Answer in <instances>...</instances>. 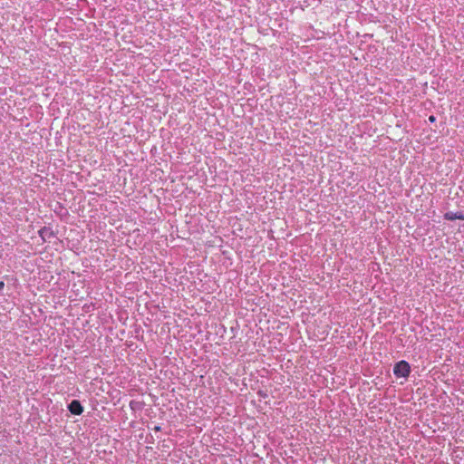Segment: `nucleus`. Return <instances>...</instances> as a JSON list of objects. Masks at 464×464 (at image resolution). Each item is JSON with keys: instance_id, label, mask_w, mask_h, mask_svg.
<instances>
[{"instance_id": "nucleus-3", "label": "nucleus", "mask_w": 464, "mask_h": 464, "mask_svg": "<svg viewBox=\"0 0 464 464\" xmlns=\"http://www.w3.org/2000/svg\"><path fill=\"white\" fill-rule=\"evenodd\" d=\"M444 218L447 220H456V219L464 220V212H462V211H459V212H455V213L454 212H447L444 215Z\"/></svg>"}, {"instance_id": "nucleus-1", "label": "nucleus", "mask_w": 464, "mask_h": 464, "mask_svg": "<svg viewBox=\"0 0 464 464\" xmlns=\"http://www.w3.org/2000/svg\"><path fill=\"white\" fill-rule=\"evenodd\" d=\"M393 372L397 377H407L411 372L410 364L406 361H401L395 364Z\"/></svg>"}, {"instance_id": "nucleus-4", "label": "nucleus", "mask_w": 464, "mask_h": 464, "mask_svg": "<svg viewBox=\"0 0 464 464\" xmlns=\"http://www.w3.org/2000/svg\"><path fill=\"white\" fill-rule=\"evenodd\" d=\"M429 120H430V121L433 122V121H435L436 119L433 115H431V116H430Z\"/></svg>"}, {"instance_id": "nucleus-5", "label": "nucleus", "mask_w": 464, "mask_h": 464, "mask_svg": "<svg viewBox=\"0 0 464 464\" xmlns=\"http://www.w3.org/2000/svg\"><path fill=\"white\" fill-rule=\"evenodd\" d=\"M5 286V283L3 281H0V290L3 289Z\"/></svg>"}, {"instance_id": "nucleus-2", "label": "nucleus", "mask_w": 464, "mask_h": 464, "mask_svg": "<svg viewBox=\"0 0 464 464\" xmlns=\"http://www.w3.org/2000/svg\"><path fill=\"white\" fill-rule=\"evenodd\" d=\"M70 412L73 415H80L83 411V407L77 400H73L68 406Z\"/></svg>"}]
</instances>
